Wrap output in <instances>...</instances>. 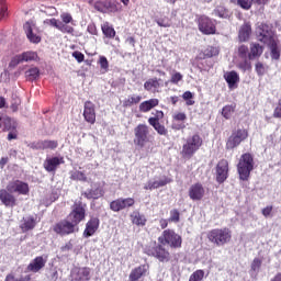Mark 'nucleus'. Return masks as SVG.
I'll return each instance as SVG.
<instances>
[{
  "label": "nucleus",
  "mask_w": 281,
  "mask_h": 281,
  "mask_svg": "<svg viewBox=\"0 0 281 281\" xmlns=\"http://www.w3.org/2000/svg\"><path fill=\"white\" fill-rule=\"evenodd\" d=\"M85 221V207L80 203H75L71 213L68 215L67 220L57 223L54 226V232L60 236H67L76 232V226Z\"/></svg>",
  "instance_id": "1"
},
{
  "label": "nucleus",
  "mask_w": 281,
  "mask_h": 281,
  "mask_svg": "<svg viewBox=\"0 0 281 281\" xmlns=\"http://www.w3.org/2000/svg\"><path fill=\"white\" fill-rule=\"evenodd\" d=\"M209 243L215 245V247H224L232 240V229L227 227L213 228L206 234Z\"/></svg>",
  "instance_id": "2"
},
{
  "label": "nucleus",
  "mask_w": 281,
  "mask_h": 281,
  "mask_svg": "<svg viewBox=\"0 0 281 281\" xmlns=\"http://www.w3.org/2000/svg\"><path fill=\"white\" fill-rule=\"evenodd\" d=\"M203 146V138L199 134H194L187 138L186 144L182 146L181 155L184 159H192L194 153Z\"/></svg>",
  "instance_id": "3"
},
{
  "label": "nucleus",
  "mask_w": 281,
  "mask_h": 281,
  "mask_svg": "<svg viewBox=\"0 0 281 281\" xmlns=\"http://www.w3.org/2000/svg\"><path fill=\"white\" fill-rule=\"evenodd\" d=\"M251 170H254V156H251V154L241 155L237 165L239 179H241V181H247L249 175H251Z\"/></svg>",
  "instance_id": "4"
},
{
  "label": "nucleus",
  "mask_w": 281,
  "mask_h": 281,
  "mask_svg": "<svg viewBox=\"0 0 281 281\" xmlns=\"http://www.w3.org/2000/svg\"><path fill=\"white\" fill-rule=\"evenodd\" d=\"M158 240L161 245H169V247H172L173 249H179L183 243L180 235L172 229L164 231Z\"/></svg>",
  "instance_id": "5"
},
{
  "label": "nucleus",
  "mask_w": 281,
  "mask_h": 281,
  "mask_svg": "<svg viewBox=\"0 0 281 281\" xmlns=\"http://www.w3.org/2000/svg\"><path fill=\"white\" fill-rule=\"evenodd\" d=\"M249 137V132L245 128L236 130L232 133L226 142V150H234V148H238L245 139Z\"/></svg>",
  "instance_id": "6"
},
{
  "label": "nucleus",
  "mask_w": 281,
  "mask_h": 281,
  "mask_svg": "<svg viewBox=\"0 0 281 281\" xmlns=\"http://www.w3.org/2000/svg\"><path fill=\"white\" fill-rule=\"evenodd\" d=\"M148 125L146 124H139L134 128V144L135 146H138L139 148H144L146 146V143L148 142Z\"/></svg>",
  "instance_id": "7"
},
{
  "label": "nucleus",
  "mask_w": 281,
  "mask_h": 281,
  "mask_svg": "<svg viewBox=\"0 0 281 281\" xmlns=\"http://www.w3.org/2000/svg\"><path fill=\"white\" fill-rule=\"evenodd\" d=\"M7 190L12 194L26 195V194H30V184H27V182H23L19 179H15V180H11L7 184Z\"/></svg>",
  "instance_id": "8"
},
{
  "label": "nucleus",
  "mask_w": 281,
  "mask_h": 281,
  "mask_svg": "<svg viewBox=\"0 0 281 281\" xmlns=\"http://www.w3.org/2000/svg\"><path fill=\"white\" fill-rule=\"evenodd\" d=\"M199 30L202 34H216V21L207 18L206 15H201L198 19Z\"/></svg>",
  "instance_id": "9"
},
{
  "label": "nucleus",
  "mask_w": 281,
  "mask_h": 281,
  "mask_svg": "<svg viewBox=\"0 0 281 281\" xmlns=\"http://www.w3.org/2000/svg\"><path fill=\"white\" fill-rule=\"evenodd\" d=\"M94 10L102 12V14H109L111 12H120L122 7L117 2L111 0L98 1L94 3Z\"/></svg>",
  "instance_id": "10"
},
{
  "label": "nucleus",
  "mask_w": 281,
  "mask_h": 281,
  "mask_svg": "<svg viewBox=\"0 0 281 281\" xmlns=\"http://www.w3.org/2000/svg\"><path fill=\"white\" fill-rule=\"evenodd\" d=\"M257 36L258 41L265 43V45H268V43L276 41V38L273 37V31L271 30V26L267 24H260L258 26Z\"/></svg>",
  "instance_id": "11"
},
{
  "label": "nucleus",
  "mask_w": 281,
  "mask_h": 281,
  "mask_svg": "<svg viewBox=\"0 0 281 281\" xmlns=\"http://www.w3.org/2000/svg\"><path fill=\"white\" fill-rule=\"evenodd\" d=\"M38 54L36 52H24L20 55L14 56L10 61V67H16L21 63H32V60H37Z\"/></svg>",
  "instance_id": "12"
},
{
  "label": "nucleus",
  "mask_w": 281,
  "mask_h": 281,
  "mask_svg": "<svg viewBox=\"0 0 281 281\" xmlns=\"http://www.w3.org/2000/svg\"><path fill=\"white\" fill-rule=\"evenodd\" d=\"M147 255L157 258L160 262H168V260H170V252L161 245L148 249Z\"/></svg>",
  "instance_id": "13"
},
{
  "label": "nucleus",
  "mask_w": 281,
  "mask_h": 281,
  "mask_svg": "<svg viewBox=\"0 0 281 281\" xmlns=\"http://www.w3.org/2000/svg\"><path fill=\"white\" fill-rule=\"evenodd\" d=\"M228 173L229 162L225 159L220 160L216 166V181L224 183L227 180Z\"/></svg>",
  "instance_id": "14"
},
{
  "label": "nucleus",
  "mask_w": 281,
  "mask_h": 281,
  "mask_svg": "<svg viewBox=\"0 0 281 281\" xmlns=\"http://www.w3.org/2000/svg\"><path fill=\"white\" fill-rule=\"evenodd\" d=\"M150 269V266L148 263L140 265L136 268H134L130 273V281H139L142 278L148 276V271Z\"/></svg>",
  "instance_id": "15"
},
{
  "label": "nucleus",
  "mask_w": 281,
  "mask_h": 281,
  "mask_svg": "<svg viewBox=\"0 0 281 281\" xmlns=\"http://www.w3.org/2000/svg\"><path fill=\"white\" fill-rule=\"evenodd\" d=\"M205 196V188L201 183H194L189 188V198L191 201H201Z\"/></svg>",
  "instance_id": "16"
},
{
  "label": "nucleus",
  "mask_w": 281,
  "mask_h": 281,
  "mask_svg": "<svg viewBox=\"0 0 281 281\" xmlns=\"http://www.w3.org/2000/svg\"><path fill=\"white\" fill-rule=\"evenodd\" d=\"M44 23H46V25H52V27H56V30H59L63 34H71L74 32V26H69L54 18L45 20Z\"/></svg>",
  "instance_id": "17"
},
{
  "label": "nucleus",
  "mask_w": 281,
  "mask_h": 281,
  "mask_svg": "<svg viewBox=\"0 0 281 281\" xmlns=\"http://www.w3.org/2000/svg\"><path fill=\"white\" fill-rule=\"evenodd\" d=\"M30 148L33 150H54L58 148V142L57 140H37L30 145Z\"/></svg>",
  "instance_id": "18"
},
{
  "label": "nucleus",
  "mask_w": 281,
  "mask_h": 281,
  "mask_svg": "<svg viewBox=\"0 0 281 281\" xmlns=\"http://www.w3.org/2000/svg\"><path fill=\"white\" fill-rule=\"evenodd\" d=\"M71 278L75 281H89V280H91V269H89V268H75L71 271Z\"/></svg>",
  "instance_id": "19"
},
{
  "label": "nucleus",
  "mask_w": 281,
  "mask_h": 281,
  "mask_svg": "<svg viewBox=\"0 0 281 281\" xmlns=\"http://www.w3.org/2000/svg\"><path fill=\"white\" fill-rule=\"evenodd\" d=\"M83 117L89 124H95V104L91 101H86L83 106Z\"/></svg>",
  "instance_id": "20"
},
{
  "label": "nucleus",
  "mask_w": 281,
  "mask_h": 281,
  "mask_svg": "<svg viewBox=\"0 0 281 281\" xmlns=\"http://www.w3.org/2000/svg\"><path fill=\"white\" fill-rule=\"evenodd\" d=\"M0 201L5 207H14L16 205V198L8 189L0 190Z\"/></svg>",
  "instance_id": "21"
},
{
  "label": "nucleus",
  "mask_w": 281,
  "mask_h": 281,
  "mask_svg": "<svg viewBox=\"0 0 281 281\" xmlns=\"http://www.w3.org/2000/svg\"><path fill=\"white\" fill-rule=\"evenodd\" d=\"M23 27H24V32L31 43H38L41 41V36L34 34V27H36L34 22L29 21V22L24 23Z\"/></svg>",
  "instance_id": "22"
},
{
  "label": "nucleus",
  "mask_w": 281,
  "mask_h": 281,
  "mask_svg": "<svg viewBox=\"0 0 281 281\" xmlns=\"http://www.w3.org/2000/svg\"><path fill=\"white\" fill-rule=\"evenodd\" d=\"M83 196H86V199L93 200L102 199V196H104V188H102L100 184H94L91 190L83 193Z\"/></svg>",
  "instance_id": "23"
},
{
  "label": "nucleus",
  "mask_w": 281,
  "mask_h": 281,
  "mask_svg": "<svg viewBox=\"0 0 281 281\" xmlns=\"http://www.w3.org/2000/svg\"><path fill=\"white\" fill-rule=\"evenodd\" d=\"M98 227H100V220L98 217H92L86 225V229L83 232V236L89 238L98 232Z\"/></svg>",
  "instance_id": "24"
},
{
  "label": "nucleus",
  "mask_w": 281,
  "mask_h": 281,
  "mask_svg": "<svg viewBox=\"0 0 281 281\" xmlns=\"http://www.w3.org/2000/svg\"><path fill=\"white\" fill-rule=\"evenodd\" d=\"M60 164H63V158H46L44 161V168L47 172H56Z\"/></svg>",
  "instance_id": "25"
},
{
  "label": "nucleus",
  "mask_w": 281,
  "mask_h": 281,
  "mask_svg": "<svg viewBox=\"0 0 281 281\" xmlns=\"http://www.w3.org/2000/svg\"><path fill=\"white\" fill-rule=\"evenodd\" d=\"M45 265H47V259L40 256L31 261V263L27 266V270L32 271L33 273H38V271H41Z\"/></svg>",
  "instance_id": "26"
},
{
  "label": "nucleus",
  "mask_w": 281,
  "mask_h": 281,
  "mask_svg": "<svg viewBox=\"0 0 281 281\" xmlns=\"http://www.w3.org/2000/svg\"><path fill=\"white\" fill-rule=\"evenodd\" d=\"M224 78L229 89H236L238 82H240V77L238 76V72L234 70L224 74Z\"/></svg>",
  "instance_id": "27"
},
{
  "label": "nucleus",
  "mask_w": 281,
  "mask_h": 281,
  "mask_svg": "<svg viewBox=\"0 0 281 281\" xmlns=\"http://www.w3.org/2000/svg\"><path fill=\"white\" fill-rule=\"evenodd\" d=\"M155 106H159V99H149L147 101H143L138 109L140 113H148L153 111Z\"/></svg>",
  "instance_id": "28"
},
{
  "label": "nucleus",
  "mask_w": 281,
  "mask_h": 281,
  "mask_svg": "<svg viewBox=\"0 0 281 281\" xmlns=\"http://www.w3.org/2000/svg\"><path fill=\"white\" fill-rule=\"evenodd\" d=\"M249 36H251V25L249 23H245L240 26L238 38L241 43L249 41Z\"/></svg>",
  "instance_id": "29"
},
{
  "label": "nucleus",
  "mask_w": 281,
  "mask_h": 281,
  "mask_svg": "<svg viewBox=\"0 0 281 281\" xmlns=\"http://www.w3.org/2000/svg\"><path fill=\"white\" fill-rule=\"evenodd\" d=\"M269 0H237V5L243 10H251L252 3L265 5Z\"/></svg>",
  "instance_id": "30"
},
{
  "label": "nucleus",
  "mask_w": 281,
  "mask_h": 281,
  "mask_svg": "<svg viewBox=\"0 0 281 281\" xmlns=\"http://www.w3.org/2000/svg\"><path fill=\"white\" fill-rule=\"evenodd\" d=\"M131 221L133 225H137L138 227H144V225H146V216L140 214L138 211H134L131 214Z\"/></svg>",
  "instance_id": "31"
},
{
  "label": "nucleus",
  "mask_w": 281,
  "mask_h": 281,
  "mask_svg": "<svg viewBox=\"0 0 281 281\" xmlns=\"http://www.w3.org/2000/svg\"><path fill=\"white\" fill-rule=\"evenodd\" d=\"M160 87L161 85L157 78H150L144 83L145 91H151L153 93H155Z\"/></svg>",
  "instance_id": "32"
},
{
  "label": "nucleus",
  "mask_w": 281,
  "mask_h": 281,
  "mask_svg": "<svg viewBox=\"0 0 281 281\" xmlns=\"http://www.w3.org/2000/svg\"><path fill=\"white\" fill-rule=\"evenodd\" d=\"M262 52H265V48H262L260 44H251L248 59L254 60V58H260V56H262Z\"/></svg>",
  "instance_id": "33"
},
{
  "label": "nucleus",
  "mask_w": 281,
  "mask_h": 281,
  "mask_svg": "<svg viewBox=\"0 0 281 281\" xmlns=\"http://www.w3.org/2000/svg\"><path fill=\"white\" fill-rule=\"evenodd\" d=\"M34 227H36V220L34 216H29L23 220L21 225L23 232H30L31 229H34Z\"/></svg>",
  "instance_id": "34"
},
{
  "label": "nucleus",
  "mask_w": 281,
  "mask_h": 281,
  "mask_svg": "<svg viewBox=\"0 0 281 281\" xmlns=\"http://www.w3.org/2000/svg\"><path fill=\"white\" fill-rule=\"evenodd\" d=\"M167 183H170V180H156V181H149L147 186L144 187V190H157V188H164Z\"/></svg>",
  "instance_id": "35"
},
{
  "label": "nucleus",
  "mask_w": 281,
  "mask_h": 281,
  "mask_svg": "<svg viewBox=\"0 0 281 281\" xmlns=\"http://www.w3.org/2000/svg\"><path fill=\"white\" fill-rule=\"evenodd\" d=\"M139 102H142V95L132 94L123 101V106L125 108L133 106V104H139Z\"/></svg>",
  "instance_id": "36"
},
{
  "label": "nucleus",
  "mask_w": 281,
  "mask_h": 281,
  "mask_svg": "<svg viewBox=\"0 0 281 281\" xmlns=\"http://www.w3.org/2000/svg\"><path fill=\"white\" fill-rule=\"evenodd\" d=\"M101 30L106 38H115V29L105 22L101 25Z\"/></svg>",
  "instance_id": "37"
},
{
  "label": "nucleus",
  "mask_w": 281,
  "mask_h": 281,
  "mask_svg": "<svg viewBox=\"0 0 281 281\" xmlns=\"http://www.w3.org/2000/svg\"><path fill=\"white\" fill-rule=\"evenodd\" d=\"M38 76H41V70L37 67H32L25 71V78L31 82L36 80Z\"/></svg>",
  "instance_id": "38"
},
{
  "label": "nucleus",
  "mask_w": 281,
  "mask_h": 281,
  "mask_svg": "<svg viewBox=\"0 0 281 281\" xmlns=\"http://www.w3.org/2000/svg\"><path fill=\"white\" fill-rule=\"evenodd\" d=\"M267 45L270 47L272 58L278 60L280 58V47H278V42L272 40V42L268 43Z\"/></svg>",
  "instance_id": "39"
},
{
  "label": "nucleus",
  "mask_w": 281,
  "mask_h": 281,
  "mask_svg": "<svg viewBox=\"0 0 281 281\" xmlns=\"http://www.w3.org/2000/svg\"><path fill=\"white\" fill-rule=\"evenodd\" d=\"M148 124L157 131L158 135H167L168 130H166V126L160 123H155V119H148Z\"/></svg>",
  "instance_id": "40"
},
{
  "label": "nucleus",
  "mask_w": 281,
  "mask_h": 281,
  "mask_svg": "<svg viewBox=\"0 0 281 281\" xmlns=\"http://www.w3.org/2000/svg\"><path fill=\"white\" fill-rule=\"evenodd\" d=\"M213 14H215V16H220V19H229V10L225 7H217L214 9Z\"/></svg>",
  "instance_id": "41"
},
{
  "label": "nucleus",
  "mask_w": 281,
  "mask_h": 281,
  "mask_svg": "<svg viewBox=\"0 0 281 281\" xmlns=\"http://www.w3.org/2000/svg\"><path fill=\"white\" fill-rule=\"evenodd\" d=\"M237 57L243 58H249V47H247L245 44H241L237 47Z\"/></svg>",
  "instance_id": "42"
},
{
  "label": "nucleus",
  "mask_w": 281,
  "mask_h": 281,
  "mask_svg": "<svg viewBox=\"0 0 281 281\" xmlns=\"http://www.w3.org/2000/svg\"><path fill=\"white\" fill-rule=\"evenodd\" d=\"M237 68L241 71H251V61L247 58H241V60L237 63Z\"/></svg>",
  "instance_id": "43"
},
{
  "label": "nucleus",
  "mask_w": 281,
  "mask_h": 281,
  "mask_svg": "<svg viewBox=\"0 0 281 281\" xmlns=\"http://www.w3.org/2000/svg\"><path fill=\"white\" fill-rule=\"evenodd\" d=\"M218 56V49L214 46H209L203 50V58H212Z\"/></svg>",
  "instance_id": "44"
},
{
  "label": "nucleus",
  "mask_w": 281,
  "mask_h": 281,
  "mask_svg": "<svg viewBox=\"0 0 281 281\" xmlns=\"http://www.w3.org/2000/svg\"><path fill=\"white\" fill-rule=\"evenodd\" d=\"M110 210H112V212H122V210H124L123 205H122V199H116L114 201H112L110 203Z\"/></svg>",
  "instance_id": "45"
},
{
  "label": "nucleus",
  "mask_w": 281,
  "mask_h": 281,
  "mask_svg": "<svg viewBox=\"0 0 281 281\" xmlns=\"http://www.w3.org/2000/svg\"><path fill=\"white\" fill-rule=\"evenodd\" d=\"M203 278H205V271L196 270L190 276L189 281H203Z\"/></svg>",
  "instance_id": "46"
},
{
  "label": "nucleus",
  "mask_w": 281,
  "mask_h": 281,
  "mask_svg": "<svg viewBox=\"0 0 281 281\" xmlns=\"http://www.w3.org/2000/svg\"><path fill=\"white\" fill-rule=\"evenodd\" d=\"M235 109L236 108L234 105L224 106L222 110L223 117H225V120H229V117H232V114L234 113Z\"/></svg>",
  "instance_id": "47"
},
{
  "label": "nucleus",
  "mask_w": 281,
  "mask_h": 281,
  "mask_svg": "<svg viewBox=\"0 0 281 281\" xmlns=\"http://www.w3.org/2000/svg\"><path fill=\"white\" fill-rule=\"evenodd\" d=\"M60 19H61L60 22L64 23V25H69V23L74 25V18L71 16V13L64 12L60 14Z\"/></svg>",
  "instance_id": "48"
},
{
  "label": "nucleus",
  "mask_w": 281,
  "mask_h": 281,
  "mask_svg": "<svg viewBox=\"0 0 281 281\" xmlns=\"http://www.w3.org/2000/svg\"><path fill=\"white\" fill-rule=\"evenodd\" d=\"M19 106H21V98H19L18 95H12V99H11L12 111L16 113V111H19Z\"/></svg>",
  "instance_id": "49"
},
{
  "label": "nucleus",
  "mask_w": 281,
  "mask_h": 281,
  "mask_svg": "<svg viewBox=\"0 0 281 281\" xmlns=\"http://www.w3.org/2000/svg\"><path fill=\"white\" fill-rule=\"evenodd\" d=\"M99 65L103 74H106V71H109V59H106V57L101 56L99 58Z\"/></svg>",
  "instance_id": "50"
},
{
  "label": "nucleus",
  "mask_w": 281,
  "mask_h": 281,
  "mask_svg": "<svg viewBox=\"0 0 281 281\" xmlns=\"http://www.w3.org/2000/svg\"><path fill=\"white\" fill-rule=\"evenodd\" d=\"M180 213L179 210L173 209L170 211V217L168 218L169 223H179Z\"/></svg>",
  "instance_id": "51"
},
{
  "label": "nucleus",
  "mask_w": 281,
  "mask_h": 281,
  "mask_svg": "<svg viewBox=\"0 0 281 281\" xmlns=\"http://www.w3.org/2000/svg\"><path fill=\"white\" fill-rule=\"evenodd\" d=\"M121 203L123 205V210H126V207H133L135 205V199L133 198H121Z\"/></svg>",
  "instance_id": "52"
},
{
  "label": "nucleus",
  "mask_w": 281,
  "mask_h": 281,
  "mask_svg": "<svg viewBox=\"0 0 281 281\" xmlns=\"http://www.w3.org/2000/svg\"><path fill=\"white\" fill-rule=\"evenodd\" d=\"M182 98H183V100H186L187 106H192L194 104V100H192V98H194V94H192V92L186 91L182 94Z\"/></svg>",
  "instance_id": "53"
},
{
  "label": "nucleus",
  "mask_w": 281,
  "mask_h": 281,
  "mask_svg": "<svg viewBox=\"0 0 281 281\" xmlns=\"http://www.w3.org/2000/svg\"><path fill=\"white\" fill-rule=\"evenodd\" d=\"M181 80H183V75H181V72H173L171 75L170 83L179 85V82H181Z\"/></svg>",
  "instance_id": "54"
},
{
  "label": "nucleus",
  "mask_w": 281,
  "mask_h": 281,
  "mask_svg": "<svg viewBox=\"0 0 281 281\" xmlns=\"http://www.w3.org/2000/svg\"><path fill=\"white\" fill-rule=\"evenodd\" d=\"M71 179H75L76 181H87V176L82 171H75L71 175Z\"/></svg>",
  "instance_id": "55"
},
{
  "label": "nucleus",
  "mask_w": 281,
  "mask_h": 281,
  "mask_svg": "<svg viewBox=\"0 0 281 281\" xmlns=\"http://www.w3.org/2000/svg\"><path fill=\"white\" fill-rule=\"evenodd\" d=\"M156 23L159 25V27H170L172 25V22H170L168 18L158 19Z\"/></svg>",
  "instance_id": "56"
},
{
  "label": "nucleus",
  "mask_w": 281,
  "mask_h": 281,
  "mask_svg": "<svg viewBox=\"0 0 281 281\" xmlns=\"http://www.w3.org/2000/svg\"><path fill=\"white\" fill-rule=\"evenodd\" d=\"M173 120L175 122H186L188 120V115H186V113L183 112H178L176 114H173Z\"/></svg>",
  "instance_id": "57"
},
{
  "label": "nucleus",
  "mask_w": 281,
  "mask_h": 281,
  "mask_svg": "<svg viewBox=\"0 0 281 281\" xmlns=\"http://www.w3.org/2000/svg\"><path fill=\"white\" fill-rule=\"evenodd\" d=\"M260 267H262V260H260L259 258H255L251 263L252 271H259Z\"/></svg>",
  "instance_id": "58"
},
{
  "label": "nucleus",
  "mask_w": 281,
  "mask_h": 281,
  "mask_svg": "<svg viewBox=\"0 0 281 281\" xmlns=\"http://www.w3.org/2000/svg\"><path fill=\"white\" fill-rule=\"evenodd\" d=\"M42 12H44V14H47L48 16H55V14L58 13L56 8H54V7H48L45 10H42Z\"/></svg>",
  "instance_id": "59"
},
{
  "label": "nucleus",
  "mask_w": 281,
  "mask_h": 281,
  "mask_svg": "<svg viewBox=\"0 0 281 281\" xmlns=\"http://www.w3.org/2000/svg\"><path fill=\"white\" fill-rule=\"evenodd\" d=\"M155 115L154 117H149V120H155V123H159V120H164V112L162 111H156L153 113Z\"/></svg>",
  "instance_id": "60"
},
{
  "label": "nucleus",
  "mask_w": 281,
  "mask_h": 281,
  "mask_svg": "<svg viewBox=\"0 0 281 281\" xmlns=\"http://www.w3.org/2000/svg\"><path fill=\"white\" fill-rule=\"evenodd\" d=\"M256 72L258 76H265V65L259 61L256 64Z\"/></svg>",
  "instance_id": "61"
},
{
  "label": "nucleus",
  "mask_w": 281,
  "mask_h": 281,
  "mask_svg": "<svg viewBox=\"0 0 281 281\" xmlns=\"http://www.w3.org/2000/svg\"><path fill=\"white\" fill-rule=\"evenodd\" d=\"M273 117L280 119L281 117V100L278 102L277 106L273 111Z\"/></svg>",
  "instance_id": "62"
},
{
  "label": "nucleus",
  "mask_w": 281,
  "mask_h": 281,
  "mask_svg": "<svg viewBox=\"0 0 281 281\" xmlns=\"http://www.w3.org/2000/svg\"><path fill=\"white\" fill-rule=\"evenodd\" d=\"M72 56L77 59V63H83L85 61V54L76 50L72 53Z\"/></svg>",
  "instance_id": "63"
},
{
  "label": "nucleus",
  "mask_w": 281,
  "mask_h": 281,
  "mask_svg": "<svg viewBox=\"0 0 281 281\" xmlns=\"http://www.w3.org/2000/svg\"><path fill=\"white\" fill-rule=\"evenodd\" d=\"M4 281H24L23 278H16L14 277L12 273L8 274L5 277V280Z\"/></svg>",
  "instance_id": "64"
}]
</instances>
